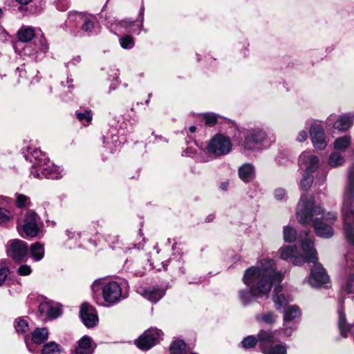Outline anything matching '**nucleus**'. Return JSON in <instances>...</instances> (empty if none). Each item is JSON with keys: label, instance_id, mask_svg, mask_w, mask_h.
I'll return each mask as SVG.
<instances>
[{"label": "nucleus", "instance_id": "nucleus-1", "mask_svg": "<svg viewBox=\"0 0 354 354\" xmlns=\"http://www.w3.org/2000/svg\"><path fill=\"white\" fill-rule=\"evenodd\" d=\"M297 218L301 223H312L317 236L324 238H330L333 236V229L328 225L323 223L324 218V211L319 206L315 205L313 197L303 195L298 203Z\"/></svg>", "mask_w": 354, "mask_h": 354}, {"label": "nucleus", "instance_id": "nucleus-2", "mask_svg": "<svg viewBox=\"0 0 354 354\" xmlns=\"http://www.w3.org/2000/svg\"><path fill=\"white\" fill-rule=\"evenodd\" d=\"M243 281L249 288L239 292L240 299L244 305L266 293V266L263 260L245 271Z\"/></svg>", "mask_w": 354, "mask_h": 354}, {"label": "nucleus", "instance_id": "nucleus-3", "mask_svg": "<svg viewBox=\"0 0 354 354\" xmlns=\"http://www.w3.org/2000/svg\"><path fill=\"white\" fill-rule=\"evenodd\" d=\"M348 185L344 194L342 212L345 237L354 245V165L348 171Z\"/></svg>", "mask_w": 354, "mask_h": 354}, {"label": "nucleus", "instance_id": "nucleus-4", "mask_svg": "<svg viewBox=\"0 0 354 354\" xmlns=\"http://www.w3.org/2000/svg\"><path fill=\"white\" fill-rule=\"evenodd\" d=\"M283 277V274L277 270L276 262L273 260H267V286H269V290L272 287L274 288L273 301L278 310H281L292 300L291 297H286L283 294L280 293L282 290L281 282Z\"/></svg>", "mask_w": 354, "mask_h": 354}, {"label": "nucleus", "instance_id": "nucleus-5", "mask_svg": "<svg viewBox=\"0 0 354 354\" xmlns=\"http://www.w3.org/2000/svg\"><path fill=\"white\" fill-rule=\"evenodd\" d=\"M30 175L35 178L41 179L47 178L50 179H59L64 175V169L57 165L52 164L49 160L46 163L38 164L31 169Z\"/></svg>", "mask_w": 354, "mask_h": 354}, {"label": "nucleus", "instance_id": "nucleus-6", "mask_svg": "<svg viewBox=\"0 0 354 354\" xmlns=\"http://www.w3.org/2000/svg\"><path fill=\"white\" fill-rule=\"evenodd\" d=\"M207 150L216 157L225 156L232 150L231 140L223 134H216L208 142Z\"/></svg>", "mask_w": 354, "mask_h": 354}, {"label": "nucleus", "instance_id": "nucleus-7", "mask_svg": "<svg viewBox=\"0 0 354 354\" xmlns=\"http://www.w3.org/2000/svg\"><path fill=\"white\" fill-rule=\"evenodd\" d=\"M104 300L109 305H115L127 297L121 285L117 281H111L102 288Z\"/></svg>", "mask_w": 354, "mask_h": 354}, {"label": "nucleus", "instance_id": "nucleus-8", "mask_svg": "<svg viewBox=\"0 0 354 354\" xmlns=\"http://www.w3.org/2000/svg\"><path fill=\"white\" fill-rule=\"evenodd\" d=\"M28 245L26 242L19 239L10 240L6 246L7 256L15 262L22 261L28 254Z\"/></svg>", "mask_w": 354, "mask_h": 354}, {"label": "nucleus", "instance_id": "nucleus-9", "mask_svg": "<svg viewBox=\"0 0 354 354\" xmlns=\"http://www.w3.org/2000/svg\"><path fill=\"white\" fill-rule=\"evenodd\" d=\"M313 263V266L308 279L309 283L311 286L316 288L327 286L330 279L325 268L317 261Z\"/></svg>", "mask_w": 354, "mask_h": 354}, {"label": "nucleus", "instance_id": "nucleus-10", "mask_svg": "<svg viewBox=\"0 0 354 354\" xmlns=\"http://www.w3.org/2000/svg\"><path fill=\"white\" fill-rule=\"evenodd\" d=\"M162 335L161 330L157 328H149L140 336L136 341V344L142 350H149L159 342Z\"/></svg>", "mask_w": 354, "mask_h": 354}, {"label": "nucleus", "instance_id": "nucleus-11", "mask_svg": "<svg viewBox=\"0 0 354 354\" xmlns=\"http://www.w3.org/2000/svg\"><path fill=\"white\" fill-rule=\"evenodd\" d=\"M280 332H267V354H286V344L280 343Z\"/></svg>", "mask_w": 354, "mask_h": 354}, {"label": "nucleus", "instance_id": "nucleus-12", "mask_svg": "<svg viewBox=\"0 0 354 354\" xmlns=\"http://www.w3.org/2000/svg\"><path fill=\"white\" fill-rule=\"evenodd\" d=\"M241 345L244 349L253 348L257 346L261 353L266 354V330H261L257 335L245 337L241 341Z\"/></svg>", "mask_w": 354, "mask_h": 354}, {"label": "nucleus", "instance_id": "nucleus-13", "mask_svg": "<svg viewBox=\"0 0 354 354\" xmlns=\"http://www.w3.org/2000/svg\"><path fill=\"white\" fill-rule=\"evenodd\" d=\"M39 217L33 211H28L24 218L22 225L23 232L26 236L35 237L39 232Z\"/></svg>", "mask_w": 354, "mask_h": 354}, {"label": "nucleus", "instance_id": "nucleus-14", "mask_svg": "<svg viewBox=\"0 0 354 354\" xmlns=\"http://www.w3.org/2000/svg\"><path fill=\"white\" fill-rule=\"evenodd\" d=\"M80 313L82 322L87 328H93L97 324V315L95 309L91 306L83 304Z\"/></svg>", "mask_w": 354, "mask_h": 354}, {"label": "nucleus", "instance_id": "nucleus-15", "mask_svg": "<svg viewBox=\"0 0 354 354\" xmlns=\"http://www.w3.org/2000/svg\"><path fill=\"white\" fill-rule=\"evenodd\" d=\"M264 138V132L259 129H254L245 136L243 147L245 150H254Z\"/></svg>", "mask_w": 354, "mask_h": 354}, {"label": "nucleus", "instance_id": "nucleus-16", "mask_svg": "<svg viewBox=\"0 0 354 354\" xmlns=\"http://www.w3.org/2000/svg\"><path fill=\"white\" fill-rule=\"evenodd\" d=\"M144 10L145 8L142 5L140 10V21L138 23L137 21H130L129 19H124L119 21L117 26L119 28H124L127 32L139 34L140 30L143 26Z\"/></svg>", "mask_w": 354, "mask_h": 354}, {"label": "nucleus", "instance_id": "nucleus-17", "mask_svg": "<svg viewBox=\"0 0 354 354\" xmlns=\"http://www.w3.org/2000/svg\"><path fill=\"white\" fill-rule=\"evenodd\" d=\"M280 257L286 260L290 259L294 265L299 266L306 263L304 256L299 254L295 246H285L280 249Z\"/></svg>", "mask_w": 354, "mask_h": 354}, {"label": "nucleus", "instance_id": "nucleus-18", "mask_svg": "<svg viewBox=\"0 0 354 354\" xmlns=\"http://www.w3.org/2000/svg\"><path fill=\"white\" fill-rule=\"evenodd\" d=\"M310 135L315 147L319 149H323L326 147L325 134L323 128L320 125H313L310 129Z\"/></svg>", "mask_w": 354, "mask_h": 354}, {"label": "nucleus", "instance_id": "nucleus-19", "mask_svg": "<svg viewBox=\"0 0 354 354\" xmlns=\"http://www.w3.org/2000/svg\"><path fill=\"white\" fill-rule=\"evenodd\" d=\"M301 315V312L299 308L296 306H288L283 312V322H284V327H285V333L287 335H290V333H288L287 328L289 327V324L290 322H296L297 319L300 318Z\"/></svg>", "mask_w": 354, "mask_h": 354}, {"label": "nucleus", "instance_id": "nucleus-20", "mask_svg": "<svg viewBox=\"0 0 354 354\" xmlns=\"http://www.w3.org/2000/svg\"><path fill=\"white\" fill-rule=\"evenodd\" d=\"M138 292L144 298L153 303L158 302L165 294V290L163 288H160L158 287L141 288Z\"/></svg>", "mask_w": 354, "mask_h": 354}, {"label": "nucleus", "instance_id": "nucleus-21", "mask_svg": "<svg viewBox=\"0 0 354 354\" xmlns=\"http://www.w3.org/2000/svg\"><path fill=\"white\" fill-rule=\"evenodd\" d=\"M39 310L41 315H45L50 319H55L62 314L61 307L58 304L50 302H42L39 306Z\"/></svg>", "mask_w": 354, "mask_h": 354}, {"label": "nucleus", "instance_id": "nucleus-22", "mask_svg": "<svg viewBox=\"0 0 354 354\" xmlns=\"http://www.w3.org/2000/svg\"><path fill=\"white\" fill-rule=\"evenodd\" d=\"M302 250L306 256L304 257L306 262L315 263L317 261V252L314 248V243L310 239H306L301 243Z\"/></svg>", "mask_w": 354, "mask_h": 354}, {"label": "nucleus", "instance_id": "nucleus-23", "mask_svg": "<svg viewBox=\"0 0 354 354\" xmlns=\"http://www.w3.org/2000/svg\"><path fill=\"white\" fill-rule=\"evenodd\" d=\"M85 15L78 12H70L68 15V19L66 21V24L68 27L71 29L73 34L75 36H82L80 30H73V28H77L79 25H81L82 20Z\"/></svg>", "mask_w": 354, "mask_h": 354}, {"label": "nucleus", "instance_id": "nucleus-24", "mask_svg": "<svg viewBox=\"0 0 354 354\" xmlns=\"http://www.w3.org/2000/svg\"><path fill=\"white\" fill-rule=\"evenodd\" d=\"M239 177L244 183L251 182L255 177L254 167L250 163L242 165L238 170Z\"/></svg>", "mask_w": 354, "mask_h": 354}, {"label": "nucleus", "instance_id": "nucleus-25", "mask_svg": "<svg viewBox=\"0 0 354 354\" xmlns=\"http://www.w3.org/2000/svg\"><path fill=\"white\" fill-rule=\"evenodd\" d=\"M93 351L91 338L84 335L77 342L75 352V354H91Z\"/></svg>", "mask_w": 354, "mask_h": 354}, {"label": "nucleus", "instance_id": "nucleus-26", "mask_svg": "<svg viewBox=\"0 0 354 354\" xmlns=\"http://www.w3.org/2000/svg\"><path fill=\"white\" fill-rule=\"evenodd\" d=\"M300 165L303 163L306 164V173L312 174L318 167L319 159L315 156H308L306 153H303L299 159Z\"/></svg>", "mask_w": 354, "mask_h": 354}, {"label": "nucleus", "instance_id": "nucleus-27", "mask_svg": "<svg viewBox=\"0 0 354 354\" xmlns=\"http://www.w3.org/2000/svg\"><path fill=\"white\" fill-rule=\"evenodd\" d=\"M337 313H338V318H339L338 326H339L340 334L343 337H346L348 336V333L351 330V326H350V325H348L346 324V315L344 312L343 304L342 302H339Z\"/></svg>", "mask_w": 354, "mask_h": 354}, {"label": "nucleus", "instance_id": "nucleus-28", "mask_svg": "<svg viewBox=\"0 0 354 354\" xmlns=\"http://www.w3.org/2000/svg\"><path fill=\"white\" fill-rule=\"evenodd\" d=\"M354 115L351 113L344 114L335 122L334 128L339 131H346L353 124Z\"/></svg>", "mask_w": 354, "mask_h": 354}, {"label": "nucleus", "instance_id": "nucleus-29", "mask_svg": "<svg viewBox=\"0 0 354 354\" xmlns=\"http://www.w3.org/2000/svg\"><path fill=\"white\" fill-rule=\"evenodd\" d=\"M30 254L35 261H41L45 254L44 246L39 242H36L30 245Z\"/></svg>", "mask_w": 354, "mask_h": 354}, {"label": "nucleus", "instance_id": "nucleus-30", "mask_svg": "<svg viewBox=\"0 0 354 354\" xmlns=\"http://www.w3.org/2000/svg\"><path fill=\"white\" fill-rule=\"evenodd\" d=\"M35 35V29L32 27L23 26L17 32V37L22 42H28Z\"/></svg>", "mask_w": 354, "mask_h": 354}, {"label": "nucleus", "instance_id": "nucleus-31", "mask_svg": "<svg viewBox=\"0 0 354 354\" xmlns=\"http://www.w3.org/2000/svg\"><path fill=\"white\" fill-rule=\"evenodd\" d=\"M48 337V331L46 328H37L32 333V340L37 344L44 343Z\"/></svg>", "mask_w": 354, "mask_h": 354}, {"label": "nucleus", "instance_id": "nucleus-32", "mask_svg": "<svg viewBox=\"0 0 354 354\" xmlns=\"http://www.w3.org/2000/svg\"><path fill=\"white\" fill-rule=\"evenodd\" d=\"M10 262L8 259L0 260V286H2L7 279L10 270Z\"/></svg>", "mask_w": 354, "mask_h": 354}, {"label": "nucleus", "instance_id": "nucleus-33", "mask_svg": "<svg viewBox=\"0 0 354 354\" xmlns=\"http://www.w3.org/2000/svg\"><path fill=\"white\" fill-rule=\"evenodd\" d=\"M81 30L87 34H91L94 31V19L92 16H84L81 23Z\"/></svg>", "mask_w": 354, "mask_h": 354}, {"label": "nucleus", "instance_id": "nucleus-34", "mask_svg": "<svg viewBox=\"0 0 354 354\" xmlns=\"http://www.w3.org/2000/svg\"><path fill=\"white\" fill-rule=\"evenodd\" d=\"M32 157L35 160L32 168L35 167L36 165L44 164L49 160L46 155L44 153L39 149H35L32 151H30Z\"/></svg>", "mask_w": 354, "mask_h": 354}, {"label": "nucleus", "instance_id": "nucleus-35", "mask_svg": "<svg viewBox=\"0 0 354 354\" xmlns=\"http://www.w3.org/2000/svg\"><path fill=\"white\" fill-rule=\"evenodd\" d=\"M61 346L55 342L46 344L41 350V354H59L61 353Z\"/></svg>", "mask_w": 354, "mask_h": 354}, {"label": "nucleus", "instance_id": "nucleus-36", "mask_svg": "<svg viewBox=\"0 0 354 354\" xmlns=\"http://www.w3.org/2000/svg\"><path fill=\"white\" fill-rule=\"evenodd\" d=\"M77 118L84 125H88L93 118L92 112L91 110H84L83 111H76Z\"/></svg>", "mask_w": 354, "mask_h": 354}, {"label": "nucleus", "instance_id": "nucleus-37", "mask_svg": "<svg viewBox=\"0 0 354 354\" xmlns=\"http://www.w3.org/2000/svg\"><path fill=\"white\" fill-rule=\"evenodd\" d=\"M185 343L183 340H175L170 345L171 354H182L185 348Z\"/></svg>", "mask_w": 354, "mask_h": 354}, {"label": "nucleus", "instance_id": "nucleus-38", "mask_svg": "<svg viewBox=\"0 0 354 354\" xmlns=\"http://www.w3.org/2000/svg\"><path fill=\"white\" fill-rule=\"evenodd\" d=\"M344 159L338 152H334L330 154L328 159V164L333 167H338L343 165Z\"/></svg>", "mask_w": 354, "mask_h": 354}, {"label": "nucleus", "instance_id": "nucleus-39", "mask_svg": "<svg viewBox=\"0 0 354 354\" xmlns=\"http://www.w3.org/2000/svg\"><path fill=\"white\" fill-rule=\"evenodd\" d=\"M351 143L349 136H343L335 140L334 147L337 149H344L348 147Z\"/></svg>", "mask_w": 354, "mask_h": 354}, {"label": "nucleus", "instance_id": "nucleus-40", "mask_svg": "<svg viewBox=\"0 0 354 354\" xmlns=\"http://www.w3.org/2000/svg\"><path fill=\"white\" fill-rule=\"evenodd\" d=\"M297 237V232L290 227H285L283 229V238L286 242H294Z\"/></svg>", "mask_w": 354, "mask_h": 354}, {"label": "nucleus", "instance_id": "nucleus-41", "mask_svg": "<svg viewBox=\"0 0 354 354\" xmlns=\"http://www.w3.org/2000/svg\"><path fill=\"white\" fill-rule=\"evenodd\" d=\"M16 205L19 208L28 207L30 205V199L26 195L16 194Z\"/></svg>", "mask_w": 354, "mask_h": 354}, {"label": "nucleus", "instance_id": "nucleus-42", "mask_svg": "<svg viewBox=\"0 0 354 354\" xmlns=\"http://www.w3.org/2000/svg\"><path fill=\"white\" fill-rule=\"evenodd\" d=\"M13 219V214L9 210L0 207V224H6Z\"/></svg>", "mask_w": 354, "mask_h": 354}, {"label": "nucleus", "instance_id": "nucleus-43", "mask_svg": "<svg viewBox=\"0 0 354 354\" xmlns=\"http://www.w3.org/2000/svg\"><path fill=\"white\" fill-rule=\"evenodd\" d=\"M120 44L124 49H131L134 46V41L132 37L126 35L120 39Z\"/></svg>", "mask_w": 354, "mask_h": 354}, {"label": "nucleus", "instance_id": "nucleus-44", "mask_svg": "<svg viewBox=\"0 0 354 354\" xmlns=\"http://www.w3.org/2000/svg\"><path fill=\"white\" fill-rule=\"evenodd\" d=\"M351 266L354 268V262L351 264ZM354 273L349 276L345 286L342 288V290L345 292L350 294L354 291Z\"/></svg>", "mask_w": 354, "mask_h": 354}, {"label": "nucleus", "instance_id": "nucleus-45", "mask_svg": "<svg viewBox=\"0 0 354 354\" xmlns=\"http://www.w3.org/2000/svg\"><path fill=\"white\" fill-rule=\"evenodd\" d=\"M15 329L18 333H24L28 330V324L26 319H19L15 324Z\"/></svg>", "mask_w": 354, "mask_h": 354}, {"label": "nucleus", "instance_id": "nucleus-46", "mask_svg": "<svg viewBox=\"0 0 354 354\" xmlns=\"http://www.w3.org/2000/svg\"><path fill=\"white\" fill-rule=\"evenodd\" d=\"M313 181V177L310 173H306L304 175L302 180H301V187L304 190H308Z\"/></svg>", "mask_w": 354, "mask_h": 354}, {"label": "nucleus", "instance_id": "nucleus-47", "mask_svg": "<svg viewBox=\"0 0 354 354\" xmlns=\"http://www.w3.org/2000/svg\"><path fill=\"white\" fill-rule=\"evenodd\" d=\"M104 143L105 144V147L109 149L111 152H113L114 149L113 147L115 149L120 145V143H118V137L117 136H113L111 138V141H109V138H106V140L104 141Z\"/></svg>", "mask_w": 354, "mask_h": 354}, {"label": "nucleus", "instance_id": "nucleus-48", "mask_svg": "<svg viewBox=\"0 0 354 354\" xmlns=\"http://www.w3.org/2000/svg\"><path fill=\"white\" fill-rule=\"evenodd\" d=\"M203 118L205 124L211 127L216 124L218 120L217 115L214 113H206Z\"/></svg>", "mask_w": 354, "mask_h": 354}, {"label": "nucleus", "instance_id": "nucleus-49", "mask_svg": "<svg viewBox=\"0 0 354 354\" xmlns=\"http://www.w3.org/2000/svg\"><path fill=\"white\" fill-rule=\"evenodd\" d=\"M17 274L20 276H28L32 272V268L30 266L24 264L20 266L17 269Z\"/></svg>", "mask_w": 354, "mask_h": 354}, {"label": "nucleus", "instance_id": "nucleus-50", "mask_svg": "<svg viewBox=\"0 0 354 354\" xmlns=\"http://www.w3.org/2000/svg\"><path fill=\"white\" fill-rule=\"evenodd\" d=\"M274 198L277 200H281L283 198V197L286 195V191L283 189L279 188L275 189L274 193Z\"/></svg>", "mask_w": 354, "mask_h": 354}, {"label": "nucleus", "instance_id": "nucleus-51", "mask_svg": "<svg viewBox=\"0 0 354 354\" xmlns=\"http://www.w3.org/2000/svg\"><path fill=\"white\" fill-rule=\"evenodd\" d=\"M102 281L101 279H96L91 285V290L95 294L98 292L101 288Z\"/></svg>", "mask_w": 354, "mask_h": 354}, {"label": "nucleus", "instance_id": "nucleus-52", "mask_svg": "<svg viewBox=\"0 0 354 354\" xmlns=\"http://www.w3.org/2000/svg\"><path fill=\"white\" fill-rule=\"evenodd\" d=\"M149 261L148 259L146 260V262H145V265H142V268L140 269L135 270L134 274L137 276H142L145 274V270H146V266L149 264Z\"/></svg>", "mask_w": 354, "mask_h": 354}, {"label": "nucleus", "instance_id": "nucleus-53", "mask_svg": "<svg viewBox=\"0 0 354 354\" xmlns=\"http://www.w3.org/2000/svg\"><path fill=\"white\" fill-rule=\"evenodd\" d=\"M307 139V133L306 131L302 130L299 133L297 140L299 142H304Z\"/></svg>", "mask_w": 354, "mask_h": 354}, {"label": "nucleus", "instance_id": "nucleus-54", "mask_svg": "<svg viewBox=\"0 0 354 354\" xmlns=\"http://www.w3.org/2000/svg\"><path fill=\"white\" fill-rule=\"evenodd\" d=\"M277 316H275L272 313H267V324H271L275 322Z\"/></svg>", "mask_w": 354, "mask_h": 354}, {"label": "nucleus", "instance_id": "nucleus-55", "mask_svg": "<svg viewBox=\"0 0 354 354\" xmlns=\"http://www.w3.org/2000/svg\"><path fill=\"white\" fill-rule=\"evenodd\" d=\"M7 32H6V30L3 29V28L2 26H0V41H4L6 40V38H7Z\"/></svg>", "mask_w": 354, "mask_h": 354}, {"label": "nucleus", "instance_id": "nucleus-56", "mask_svg": "<svg viewBox=\"0 0 354 354\" xmlns=\"http://www.w3.org/2000/svg\"><path fill=\"white\" fill-rule=\"evenodd\" d=\"M337 219V215L333 212H328L326 216L327 221H335Z\"/></svg>", "mask_w": 354, "mask_h": 354}, {"label": "nucleus", "instance_id": "nucleus-57", "mask_svg": "<svg viewBox=\"0 0 354 354\" xmlns=\"http://www.w3.org/2000/svg\"><path fill=\"white\" fill-rule=\"evenodd\" d=\"M80 61H81V57H80V56L77 55V56L73 57L71 59V61L68 62L66 64H67V66L69 64L76 65L77 63L80 62Z\"/></svg>", "mask_w": 354, "mask_h": 354}, {"label": "nucleus", "instance_id": "nucleus-58", "mask_svg": "<svg viewBox=\"0 0 354 354\" xmlns=\"http://www.w3.org/2000/svg\"><path fill=\"white\" fill-rule=\"evenodd\" d=\"M66 234L67 235V236L68 237V239H73V238H75L77 236H80V234H75V232H72L69 230H66Z\"/></svg>", "mask_w": 354, "mask_h": 354}, {"label": "nucleus", "instance_id": "nucleus-59", "mask_svg": "<svg viewBox=\"0 0 354 354\" xmlns=\"http://www.w3.org/2000/svg\"><path fill=\"white\" fill-rule=\"evenodd\" d=\"M256 319L258 322H266V314L257 315Z\"/></svg>", "mask_w": 354, "mask_h": 354}, {"label": "nucleus", "instance_id": "nucleus-60", "mask_svg": "<svg viewBox=\"0 0 354 354\" xmlns=\"http://www.w3.org/2000/svg\"><path fill=\"white\" fill-rule=\"evenodd\" d=\"M118 241H119V239H118V236H115H115H113V237L109 236V238H108V241L111 242V243H118Z\"/></svg>", "mask_w": 354, "mask_h": 354}, {"label": "nucleus", "instance_id": "nucleus-61", "mask_svg": "<svg viewBox=\"0 0 354 354\" xmlns=\"http://www.w3.org/2000/svg\"><path fill=\"white\" fill-rule=\"evenodd\" d=\"M16 1L17 2H19V3L24 4V5H26L31 1V0H16Z\"/></svg>", "mask_w": 354, "mask_h": 354}, {"label": "nucleus", "instance_id": "nucleus-62", "mask_svg": "<svg viewBox=\"0 0 354 354\" xmlns=\"http://www.w3.org/2000/svg\"><path fill=\"white\" fill-rule=\"evenodd\" d=\"M7 202V198L0 196V205H3L4 203H6Z\"/></svg>", "mask_w": 354, "mask_h": 354}, {"label": "nucleus", "instance_id": "nucleus-63", "mask_svg": "<svg viewBox=\"0 0 354 354\" xmlns=\"http://www.w3.org/2000/svg\"><path fill=\"white\" fill-rule=\"evenodd\" d=\"M196 127H195V126H191V127H189V131H190L191 133H194V132L196 131Z\"/></svg>", "mask_w": 354, "mask_h": 354}, {"label": "nucleus", "instance_id": "nucleus-64", "mask_svg": "<svg viewBox=\"0 0 354 354\" xmlns=\"http://www.w3.org/2000/svg\"><path fill=\"white\" fill-rule=\"evenodd\" d=\"M139 263H140L139 261H136V262H134L132 265V268H136Z\"/></svg>", "mask_w": 354, "mask_h": 354}]
</instances>
